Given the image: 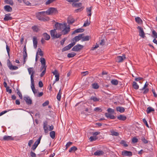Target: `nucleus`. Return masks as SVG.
<instances>
[{"instance_id": "52", "label": "nucleus", "mask_w": 157, "mask_h": 157, "mask_svg": "<svg viewBox=\"0 0 157 157\" xmlns=\"http://www.w3.org/2000/svg\"><path fill=\"white\" fill-rule=\"evenodd\" d=\"M107 111L108 113H113L114 112V110L113 109L109 108L107 109Z\"/></svg>"}, {"instance_id": "37", "label": "nucleus", "mask_w": 157, "mask_h": 157, "mask_svg": "<svg viewBox=\"0 0 157 157\" xmlns=\"http://www.w3.org/2000/svg\"><path fill=\"white\" fill-rule=\"evenodd\" d=\"M16 91L17 94L18 95L20 98L21 99H22V95L18 88L16 89Z\"/></svg>"}, {"instance_id": "28", "label": "nucleus", "mask_w": 157, "mask_h": 157, "mask_svg": "<svg viewBox=\"0 0 157 157\" xmlns=\"http://www.w3.org/2000/svg\"><path fill=\"white\" fill-rule=\"evenodd\" d=\"M36 55L38 56V55H39L40 56H43V52L41 51L40 48H38L37 51L36 53Z\"/></svg>"}, {"instance_id": "5", "label": "nucleus", "mask_w": 157, "mask_h": 157, "mask_svg": "<svg viewBox=\"0 0 157 157\" xmlns=\"http://www.w3.org/2000/svg\"><path fill=\"white\" fill-rule=\"evenodd\" d=\"M57 12V10L56 8L53 7H50L46 11V13L47 14L49 15L53 13H56Z\"/></svg>"}, {"instance_id": "9", "label": "nucleus", "mask_w": 157, "mask_h": 157, "mask_svg": "<svg viewBox=\"0 0 157 157\" xmlns=\"http://www.w3.org/2000/svg\"><path fill=\"white\" fill-rule=\"evenodd\" d=\"M75 45V43L74 42L72 43H71L69 44L68 45L65 46V47L63 48V49L62 50V52H63L65 51L69 50Z\"/></svg>"}, {"instance_id": "38", "label": "nucleus", "mask_w": 157, "mask_h": 157, "mask_svg": "<svg viewBox=\"0 0 157 157\" xmlns=\"http://www.w3.org/2000/svg\"><path fill=\"white\" fill-rule=\"evenodd\" d=\"M5 2L7 4H10L11 6H12L13 4L12 0H5Z\"/></svg>"}, {"instance_id": "58", "label": "nucleus", "mask_w": 157, "mask_h": 157, "mask_svg": "<svg viewBox=\"0 0 157 157\" xmlns=\"http://www.w3.org/2000/svg\"><path fill=\"white\" fill-rule=\"evenodd\" d=\"M99 44L100 45L103 46L105 44V40L104 39L101 40H100L99 42Z\"/></svg>"}, {"instance_id": "45", "label": "nucleus", "mask_w": 157, "mask_h": 157, "mask_svg": "<svg viewBox=\"0 0 157 157\" xmlns=\"http://www.w3.org/2000/svg\"><path fill=\"white\" fill-rule=\"evenodd\" d=\"M90 24V21H88V20L84 23L83 26L86 27L89 26Z\"/></svg>"}, {"instance_id": "35", "label": "nucleus", "mask_w": 157, "mask_h": 157, "mask_svg": "<svg viewBox=\"0 0 157 157\" xmlns=\"http://www.w3.org/2000/svg\"><path fill=\"white\" fill-rule=\"evenodd\" d=\"M50 135L52 139H54L55 137V132L54 131H51L50 132Z\"/></svg>"}, {"instance_id": "7", "label": "nucleus", "mask_w": 157, "mask_h": 157, "mask_svg": "<svg viewBox=\"0 0 157 157\" xmlns=\"http://www.w3.org/2000/svg\"><path fill=\"white\" fill-rule=\"evenodd\" d=\"M84 34L83 33L79 34L78 36H75L74 38L72 39L71 40L72 43L74 42L75 44L76 42L77 41H78L82 38V36H84Z\"/></svg>"}, {"instance_id": "18", "label": "nucleus", "mask_w": 157, "mask_h": 157, "mask_svg": "<svg viewBox=\"0 0 157 157\" xmlns=\"http://www.w3.org/2000/svg\"><path fill=\"white\" fill-rule=\"evenodd\" d=\"M14 138L11 136H4L3 139L4 140L9 141L14 140Z\"/></svg>"}, {"instance_id": "16", "label": "nucleus", "mask_w": 157, "mask_h": 157, "mask_svg": "<svg viewBox=\"0 0 157 157\" xmlns=\"http://www.w3.org/2000/svg\"><path fill=\"white\" fill-rule=\"evenodd\" d=\"M10 15L11 14L10 13L6 14L4 18V20L5 21H8L12 20V17L10 16Z\"/></svg>"}, {"instance_id": "57", "label": "nucleus", "mask_w": 157, "mask_h": 157, "mask_svg": "<svg viewBox=\"0 0 157 157\" xmlns=\"http://www.w3.org/2000/svg\"><path fill=\"white\" fill-rule=\"evenodd\" d=\"M143 121L144 123V124H145L146 126L147 127H149L148 125L147 124V122L145 118L143 119Z\"/></svg>"}, {"instance_id": "20", "label": "nucleus", "mask_w": 157, "mask_h": 157, "mask_svg": "<svg viewBox=\"0 0 157 157\" xmlns=\"http://www.w3.org/2000/svg\"><path fill=\"white\" fill-rule=\"evenodd\" d=\"M4 9L6 11L8 12H11L12 10V8L9 6L6 5L4 6Z\"/></svg>"}, {"instance_id": "8", "label": "nucleus", "mask_w": 157, "mask_h": 157, "mask_svg": "<svg viewBox=\"0 0 157 157\" xmlns=\"http://www.w3.org/2000/svg\"><path fill=\"white\" fill-rule=\"evenodd\" d=\"M83 47V46L80 44H78L74 46L72 49L73 51H78L81 50Z\"/></svg>"}, {"instance_id": "31", "label": "nucleus", "mask_w": 157, "mask_h": 157, "mask_svg": "<svg viewBox=\"0 0 157 157\" xmlns=\"http://www.w3.org/2000/svg\"><path fill=\"white\" fill-rule=\"evenodd\" d=\"M82 41H88L89 40L90 36H82Z\"/></svg>"}, {"instance_id": "32", "label": "nucleus", "mask_w": 157, "mask_h": 157, "mask_svg": "<svg viewBox=\"0 0 157 157\" xmlns=\"http://www.w3.org/2000/svg\"><path fill=\"white\" fill-rule=\"evenodd\" d=\"M91 100H93L94 102H96L99 101V98H97L96 97L92 96L90 98Z\"/></svg>"}, {"instance_id": "3", "label": "nucleus", "mask_w": 157, "mask_h": 157, "mask_svg": "<svg viewBox=\"0 0 157 157\" xmlns=\"http://www.w3.org/2000/svg\"><path fill=\"white\" fill-rule=\"evenodd\" d=\"M28 71L29 74L31 75L30 78L31 82L34 81L33 78L34 75L35 73V71L34 70L33 68V67H29L28 68Z\"/></svg>"}, {"instance_id": "2", "label": "nucleus", "mask_w": 157, "mask_h": 157, "mask_svg": "<svg viewBox=\"0 0 157 157\" xmlns=\"http://www.w3.org/2000/svg\"><path fill=\"white\" fill-rule=\"evenodd\" d=\"M50 34L52 39L59 38L62 35L61 34L57 33L55 29L50 31Z\"/></svg>"}, {"instance_id": "54", "label": "nucleus", "mask_w": 157, "mask_h": 157, "mask_svg": "<svg viewBox=\"0 0 157 157\" xmlns=\"http://www.w3.org/2000/svg\"><path fill=\"white\" fill-rule=\"evenodd\" d=\"M30 155L31 157H36V154L32 151L30 152Z\"/></svg>"}, {"instance_id": "64", "label": "nucleus", "mask_w": 157, "mask_h": 157, "mask_svg": "<svg viewBox=\"0 0 157 157\" xmlns=\"http://www.w3.org/2000/svg\"><path fill=\"white\" fill-rule=\"evenodd\" d=\"M43 92H41L38 93H37V95H36V96L40 97L42 96L43 95Z\"/></svg>"}, {"instance_id": "24", "label": "nucleus", "mask_w": 157, "mask_h": 157, "mask_svg": "<svg viewBox=\"0 0 157 157\" xmlns=\"http://www.w3.org/2000/svg\"><path fill=\"white\" fill-rule=\"evenodd\" d=\"M23 57L24 61L23 62V64H25L26 62V59L27 58V52H23Z\"/></svg>"}, {"instance_id": "48", "label": "nucleus", "mask_w": 157, "mask_h": 157, "mask_svg": "<svg viewBox=\"0 0 157 157\" xmlns=\"http://www.w3.org/2000/svg\"><path fill=\"white\" fill-rule=\"evenodd\" d=\"M111 134L113 136H117L119 135V134L118 132L113 131L111 132Z\"/></svg>"}, {"instance_id": "6", "label": "nucleus", "mask_w": 157, "mask_h": 157, "mask_svg": "<svg viewBox=\"0 0 157 157\" xmlns=\"http://www.w3.org/2000/svg\"><path fill=\"white\" fill-rule=\"evenodd\" d=\"M7 66L9 69L11 70H16L18 69L17 67L12 65L9 59L7 60Z\"/></svg>"}, {"instance_id": "53", "label": "nucleus", "mask_w": 157, "mask_h": 157, "mask_svg": "<svg viewBox=\"0 0 157 157\" xmlns=\"http://www.w3.org/2000/svg\"><path fill=\"white\" fill-rule=\"evenodd\" d=\"M56 0H48L45 3L46 5H48L52 2Z\"/></svg>"}, {"instance_id": "39", "label": "nucleus", "mask_w": 157, "mask_h": 157, "mask_svg": "<svg viewBox=\"0 0 157 157\" xmlns=\"http://www.w3.org/2000/svg\"><path fill=\"white\" fill-rule=\"evenodd\" d=\"M40 62L41 63V65H46L45 60L44 58L41 57L40 58Z\"/></svg>"}, {"instance_id": "43", "label": "nucleus", "mask_w": 157, "mask_h": 157, "mask_svg": "<svg viewBox=\"0 0 157 157\" xmlns=\"http://www.w3.org/2000/svg\"><path fill=\"white\" fill-rule=\"evenodd\" d=\"M141 90H144L143 92V93L144 94H146L147 93L149 90L147 88H145V89H143V90H141V89H140Z\"/></svg>"}, {"instance_id": "10", "label": "nucleus", "mask_w": 157, "mask_h": 157, "mask_svg": "<svg viewBox=\"0 0 157 157\" xmlns=\"http://www.w3.org/2000/svg\"><path fill=\"white\" fill-rule=\"evenodd\" d=\"M23 99L25 101L27 104L30 105L32 104V100L29 96H25L24 97Z\"/></svg>"}, {"instance_id": "11", "label": "nucleus", "mask_w": 157, "mask_h": 157, "mask_svg": "<svg viewBox=\"0 0 157 157\" xmlns=\"http://www.w3.org/2000/svg\"><path fill=\"white\" fill-rule=\"evenodd\" d=\"M137 29L139 30V35L142 38H144L145 37V33L143 29L141 27L139 26L137 27Z\"/></svg>"}, {"instance_id": "40", "label": "nucleus", "mask_w": 157, "mask_h": 157, "mask_svg": "<svg viewBox=\"0 0 157 157\" xmlns=\"http://www.w3.org/2000/svg\"><path fill=\"white\" fill-rule=\"evenodd\" d=\"M136 21L139 24H141L142 23V21L141 18L138 17L135 18Z\"/></svg>"}, {"instance_id": "50", "label": "nucleus", "mask_w": 157, "mask_h": 157, "mask_svg": "<svg viewBox=\"0 0 157 157\" xmlns=\"http://www.w3.org/2000/svg\"><path fill=\"white\" fill-rule=\"evenodd\" d=\"M61 23H59L58 22L56 23L55 24V26L56 29H59L60 28V25Z\"/></svg>"}, {"instance_id": "25", "label": "nucleus", "mask_w": 157, "mask_h": 157, "mask_svg": "<svg viewBox=\"0 0 157 157\" xmlns=\"http://www.w3.org/2000/svg\"><path fill=\"white\" fill-rule=\"evenodd\" d=\"M84 29H81V28H79L78 29L75 30L72 33V34H75L76 33H81L82 32L84 31Z\"/></svg>"}, {"instance_id": "47", "label": "nucleus", "mask_w": 157, "mask_h": 157, "mask_svg": "<svg viewBox=\"0 0 157 157\" xmlns=\"http://www.w3.org/2000/svg\"><path fill=\"white\" fill-rule=\"evenodd\" d=\"M89 139L90 141H93L96 140L97 139V138L95 136H90V137Z\"/></svg>"}, {"instance_id": "19", "label": "nucleus", "mask_w": 157, "mask_h": 157, "mask_svg": "<svg viewBox=\"0 0 157 157\" xmlns=\"http://www.w3.org/2000/svg\"><path fill=\"white\" fill-rule=\"evenodd\" d=\"M75 21V20L72 17H68L67 20V22L69 24H71L74 23Z\"/></svg>"}, {"instance_id": "62", "label": "nucleus", "mask_w": 157, "mask_h": 157, "mask_svg": "<svg viewBox=\"0 0 157 157\" xmlns=\"http://www.w3.org/2000/svg\"><path fill=\"white\" fill-rule=\"evenodd\" d=\"M121 144H123L124 147H126L128 146L125 141L124 140H122L121 142Z\"/></svg>"}, {"instance_id": "42", "label": "nucleus", "mask_w": 157, "mask_h": 157, "mask_svg": "<svg viewBox=\"0 0 157 157\" xmlns=\"http://www.w3.org/2000/svg\"><path fill=\"white\" fill-rule=\"evenodd\" d=\"M93 88L95 89H97L99 88V86L98 84L96 83H94L92 85Z\"/></svg>"}, {"instance_id": "22", "label": "nucleus", "mask_w": 157, "mask_h": 157, "mask_svg": "<svg viewBox=\"0 0 157 157\" xmlns=\"http://www.w3.org/2000/svg\"><path fill=\"white\" fill-rule=\"evenodd\" d=\"M116 109L117 111H119L121 113H123L125 110V109L124 107L120 106L117 107Z\"/></svg>"}, {"instance_id": "41", "label": "nucleus", "mask_w": 157, "mask_h": 157, "mask_svg": "<svg viewBox=\"0 0 157 157\" xmlns=\"http://www.w3.org/2000/svg\"><path fill=\"white\" fill-rule=\"evenodd\" d=\"M76 55V53H68L67 54V57L68 58H72L74 57Z\"/></svg>"}, {"instance_id": "46", "label": "nucleus", "mask_w": 157, "mask_h": 157, "mask_svg": "<svg viewBox=\"0 0 157 157\" xmlns=\"http://www.w3.org/2000/svg\"><path fill=\"white\" fill-rule=\"evenodd\" d=\"M152 34L153 35V37L155 38H157V33L156 32V31L155 30H153L152 32Z\"/></svg>"}, {"instance_id": "14", "label": "nucleus", "mask_w": 157, "mask_h": 157, "mask_svg": "<svg viewBox=\"0 0 157 157\" xmlns=\"http://www.w3.org/2000/svg\"><path fill=\"white\" fill-rule=\"evenodd\" d=\"M48 122L47 121H44L43 122V129L44 132L47 133L48 132Z\"/></svg>"}, {"instance_id": "34", "label": "nucleus", "mask_w": 157, "mask_h": 157, "mask_svg": "<svg viewBox=\"0 0 157 157\" xmlns=\"http://www.w3.org/2000/svg\"><path fill=\"white\" fill-rule=\"evenodd\" d=\"M72 5L73 6L76 7H79L81 6L82 3L81 2L78 3H73L72 4Z\"/></svg>"}, {"instance_id": "63", "label": "nucleus", "mask_w": 157, "mask_h": 157, "mask_svg": "<svg viewBox=\"0 0 157 157\" xmlns=\"http://www.w3.org/2000/svg\"><path fill=\"white\" fill-rule=\"evenodd\" d=\"M23 2L27 6H30L31 4L29 1H26V0H23Z\"/></svg>"}, {"instance_id": "44", "label": "nucleus", "mask_w": 157, "mask_h": 157, "mask_svg": "<svg viewBox=\"0 0 157 157\" xmlns=\"http://www.w3.org/2000/svg\"><path fill=\"white\" fill-rule=\"evenodd\" d=\"M141 140L144 144H146L148 143V141L143 136L141 137Z\"/></svg>"}, {"instance_id": "29", "label": "nucleus", "mask_w": 157, "mask_h": 157, "mask_svg": "<svg viewBox=\"0 0 157 157\" xmlns=\"http://www.w3.org/2000/svg\"><path fill=\"white\" fill-rule=\"evenodd\" d=\"M155 110L154 108L151 107H149L147 108L146 112L147 114L150 113L151 112L154 111Z\"/></svg>"}, {"instance_id": "59", "label": "nucleus", "mask_w": 157, "mask_h": 157, "mask_svg": "<svg viewBox=\"0 0 157 157\" xmlns=\"http://www.w3.org/2000/svg\"><path fill=\"white\" fill-rule=\"evenodd\" d=\"M132 141L133 143H137L138 141V140L137 139L134 137H133L132 140Z\"/></svg>"}, {"instance_id": "36", "label": "nucleus", "mask_w": 157, "mask_h": 157, "mask_svg": "<svg viewBox=\"0 0 157 157\" xmlns=\"http://www.w3.org/2000/svg\"><path fill=\"white\" fill-rule=\"evenodd\" d=\"M77 149V148L75 146H73L71 147L69 150V151L70 152H71L72 151H75Z\"/></svg>"}, {"instance_id": "17", "label": "nucleus", "mask_w": 157, "mask_h": 157, "mask_svg": "<svg viewBox=\"0 0 157 157\" xmlns=\"http://www.w3.org/2000/svg\"><path fill=\"white\" fill-rule=\"evenodd\" d=\"M33 47L35 48H36L37 45V40L36 37L34 36L33 39Z\"/></svg>"}, {"instance_id": "49", "label": "nucleus", "mask_w": 157, "mask_h": 157, "mask_svg": "<svg viewBox=\"0 0 157 157\" xmlns=\"http://www.w3.org/2000/svg\"><path fill=\"white\" fill-rule=\"evenodd\" d=\"M32 29L34 31L37 32L38 31V29L37 27L36 26H35L32 27Z\"/></svg>"}, {"instance_id": "51", "label": "nucleus", "mask_w": 157, "mask_h": 157, "mask_svg": "<svg viewBox=\"0 0 157 157\" xmlns=\"http://www.w3.org/2000/svg\"><path fill=\"white\" fill-rule=\"evenodd\" d=\"M72 144V143L71 142H68L66 145V149H67Z\"/></svg>"}, {"instance_id": "15", "label": "nucleus", "mask_w": 157, "mask_h": 157, "mask_svg": "<svg viewBox=\"0 0 157 157\" xmlns=\"http://www.w3.org/2000/svg\"><path fill=\"white\" fill-rule=\"evenodd\" d=\"M122 155L123 156H131L132 155L131 152L124 151L122 152Z\"/></svg>"}, {"instance_id": "23", "label": "nucleus", "mask_w": 157, "mask_h": 157, "mask_svg": "<svg viewBox=\"0 0 157 157\" xmlns=\"http://www.w3.org/2000/svg\"><path fill=\"white\" fill-rule=\"evenodd\" d=\"M105 116L107 118H110L111 119H114L115 118L113 115L108 113H105Z\"/></svg>"}, {"instance_id": "33", "label": "nucleus", "mask_w": 157, "mask_h": 157, "mask_svg": "<svg viewBox=\"0 0 157 157\" xmlns=\"http://www.w3.org/2000/svg\"><path fill=\"white\" fill-rule=\"evenodd\" d=\"M111 82L112 85L116 86L118 84V81L117 80L112 79L111 81Z\"/></svg>"}, {"instance_id": "55", "label": "nucleus", "mask_w": 157, "mask_h": 157, "mask_svg": "<svg viewBox=\"0 0 157 157\" xmlns=\"http://www.w3.org/2000/svg\"><path fill=\"white\" fill-rule=\"evenodd\" d=\"M33 142L34 141L33 140H29L28 144V146L29 147H31L32 144H33Z\"/></svg>"}, {"instance_id": "56", "label": "nucleus", "mask_w": 157, "mask_h": 157, "mask_svg": "<svg viewBox=\"0 0 157 157\" xmlns=\"http://www.w3.org/2000/svg\"><path fill=\"white\" fill-rule=\"evenodd\" d=\"M49 101H45V102H44L43 104H42V106L44 107L45 106L47 105H48L49 104Z\"/></svg>"}, {"instance_id": "61", "label": "nucleus", "mask_w": 157, "mask_h": 157, "mask_svg": "<svg viewBox=\"0 0 157 157\" xmlns=\"http://www.w3.org/2000/svg\"><path fill=\"white\" fill-rule=\"evenodd\" d=\"M6 49L7 50V52L8 53V55L9 56H10V49L9 47L7 45H6Z\"/></svg>"}, {"instance_id": "60", "label": "nucleus", "mask_w": 157, "mask_h": 157, "mask_svg": "<svg viewBox=\"0 0 157 157\" xmlns=\"http://www.w3.org/2000/svg\"><path fill=\"white\" fill-rule=\"evenodd\" d=\"M46 65H41L40 68V71L44 70L45 68V70H46Z\"/></svg>"}, {"instance_id": "4", "label": "nucleus", "mask_w": 157, "mask_h": 157, "mask_svg": "<svg viewBox=\"0 0 157 157\" xmlns=\"http://www.w3.org/2000/svg\"><path fill=\"white\" fill-rule=\"evenodd\" d=\"M42 137V136H40L38 139L35 142L34 144L33 145L32 148H31V149L32 150H33V151H35V149L38 146V145L40 143V140H41Z\"/></svg>"}, {"instance_id": "13", "label": "nucleus", "mask_w": 157, "mask_h": 157, "mask_svg": "<svg viewBox=\"0 0 157 157\" xmlns=\"http://www.w3.org/2000/svg\"><path fill=\"white\" fill-rule=\"evenodd\" d=\"M125 58V57L124 55L123 56H117L115 59L116 61L117 62L120 63L122 62L123 60Z\"/></svg>"}, {"instance_id": "26", "label": "nucleus", "mask_w": 157, "mask_h": 157, "mask_svg": "<svg viewBox=\"0 0 157 157\" xmlns=\"http://www.w3.org/2000/svg\"><path fill=\"white\" fill-rule=\"evenodd\" d=\"M117 118L120 120L124 121L126 119L125 116L122 115H120L117 117Z\"/></svg>"}, {"instance_id": "21", "label": "nucleus", "mask_w": 157, "mask_h": 157, "mask_svg": "<svg viewBox=\"0 0 157 157\" xmlns=\"http://www.w3.org/2000/svg\"><path fill=\"white\" fill-rule=\"evenodd\" d=\"M43 36H44V39L46 40H48L50 38V35L46 33H44L43 34Z\"/></svg>"}, {"instance_id": "27", "label": "nucleus", "mask_w": 157, "mask_h": 157, "mask_svg": "<svg viewBox=\"0 0 157 157\" xmlns=\"http://www.w3.org/2000/svg\"><path fill=\"white\" fill-rule=\"evenodd\" d=\"M104 153V152L102 151L98 150L94 153V155H102Z\"/></svg>"}, {"instance_id": "12", "label": "nucleus", "mask_w": 157, "mask_h": 157, "mask_svg": "<svg viewBox=\"0 0 157 157\" xmlns=\"http://www.w3.org/2000/svg\"><path fill=\"white\" fill-rule=\"evenodd\" d=\"M31 88L33 91V92L35 95L36 96L38 93V90H36L35 87L34 81L31 82Z\"/></svg>"}, {"instance_id": "1", "label": "nucleus", "mask_w": 157, "mask_h": 157, "mask_svg": "<svg viewBox=\"0 0 157 157\" xmlns=\"http://www.w3.org/2000/svg\"><path fill=\"white\" fill-rule=\"evenodd\" d=\"M59 30H62V34L65 35L68 33L70 31V26L67 27L66 24H61L60 26Z\"/></svg>"}, {"instance_id": "30", "label": "nucleus", "mask_w": 157, "mask_h": 157, "mask_svg": "<svg viewBox=\"0 0 157 157\" xmlns=\"http://www.w3.org/2000/svg\"><path fill=\"white\" fill-rule=\"evenodd\" d=\"M132 87L136 90H137L139 89V86L137 83L135 82H133L132 84Z\"/></svg>"}]
</instances>
